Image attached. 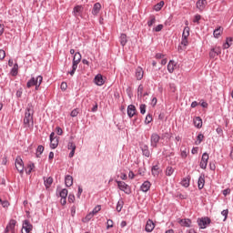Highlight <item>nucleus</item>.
I'll list each match as a JSON object with an SVG mask.
<instances>
[{
  "mask_svg": "<svg viewBox=\"0 0 233 233\" xmlns=\"http://www.w3.org/2000/svg\"><path fill=\"white\" fill-rule=\"evenodd\" d=\"M24 126L25 128H34V109H32V106L25 108Z\"/></svg>",
  "mask_w": 233,
  "mask_h": 233,
  "instance_id": "obj_1",
  "label": "nucleus"
},
{
  "mask_svg": "<svg viewBox=\"0 0 233 233\" xmlns=\"http://www.w3.org/2000/svg\"><path fill=\"white\" fill-rule=\"evenodd\" d=\"M210 223H212V220H210L208 217H205L198 219V225L199 228H202V229L207 228L208 225H210Z\"/></svg>",
  "mask_w": 233,
  "mask_h": 233,
  "instance_id": "obj_2",
  "label": "nucleus"
},
{
  "mask_svg": "<svg viewBox=\"0 0 233 233\" xmlns=\"http://www.w3.org/2000/svg\"><path fill=\"white\" fill-rule=\"evenodd\" d=\"M15 165L19 174H23L25 172V163L23 162V158H21V157H16Z\"/></svg>",
  "mask_w": 233,
  "mask_h": 233,
  "instance_id": "obj_3",
  "label": "nucleus"
},
{
  "mask_svg": "<svg viewBox=\"0 0 233 233\" xmlns=\"http://www.w3.org/2000/svg\"><path fill=\"white\" fill-rule=\"evenodd\" d=\"M159 139H161V137H159L157 133H153L151 135L150 143L153 148H157V144L159 143Z\"/></svg>",
  "mask_w": 233,
  "mask_h": 233,
  "instance_id": "obj_4",
  "label": "nucleus"
},
{
  "mask_svg": "<svg viewBox=\"0 0 233 233\" xmlns=\"http://www.w3.org/2000/svg\"><path fill=\"white\" fill-rule=\"evenodd\" d=\"M116 183L119 190H122L125 194H130V187L127 183L123 181H116Z\"/></svg>",
  "mask_w": 233,
  "mask_h": 233,
  "instance_id": "obj_5",
  "label": "nucleus"
},
{
  "mask_svg": "<svg viewBox=\"0 0 233 233\" xmlns=\"http://www.w3.org/2000/svg\"><path fill=\"white\" fill-rule=\"evenodd\" d=\"M208 164V153H203L199 167L200 168H203V170H205V168H207Z\"/></svg>",
  "mask_w": 233,
  "mask_h": 233,
  "instance_id": "obj_6",
  "label": "nucleus"
},
{
  "mask_svg": "<svg viewBox=\"0 0 233 233\" xmlns=\"http://www.w3.org/2000/svg\"><path fill=\"white\" fill-rule=\"evenodd\" d=\"M33 226L30 224L29 220H25L23 222V226H22V233H30V231L32 230Z\"/></svg>",
  "mask_w": 233,
  "mask_h": 233,
  "instance_id": "obj_7",
  "label": "nucleus"
},
{
  "mask_svg": "<svg viewBox=\"0 0 233 233\" xmlns=\"http://www.w3.org/2000/svg\"><path fill=\"white\" fill-rule=\"evenodd\" d=\"M94 82L97 86H103V85H105V79H103V76L101 74L95 76Z\"/></svg>",
  "mask_w": 233,
  "mask_h": 233,
  "instance_id": "obj_8",
  "label": "nucleus"
},
{
  "mask_svg": "<svg viewBox=\"0 0 233 233\" xmlns=\"http://www.w3.org/2000/svg\"><path fill=\"white\" fill-rule=\"evenodd\" d=\"M83 5H76L74 7L73 9V14L75 15V17H79L81 16V15L83 14Z\"/></svg>",
  "mask_w": 233,
  "mask_h": 233,
  "instance_id": "obj_9",
  "label": "nucleus"
},
{
  "mask_svg": "<svg viewBox=\"0 0 233 233\" xmlns=\"http://www.w3.org/2000/svg\"><path fill=\"white\" fill-rule=\"evenodd\" d=\"M37 83H39V76H32L31 79L27 81L26 86L27 88H32V86H35Z\"/></svg>",
  "mask_w": 233,
  "mask_h": 233,
  "instance_id": "obj_10",
  "label": "nucleus"
},
{
  "mask_svg": "<svg viewBox=\"0 0 233 233\" xmlns=\"http://www.w3.org/2000/svg\"><path fill=\"white\" fill-rule=\"evenodd\" d=\"M68 150H71L69 153V157H74V155L76 154V144L72 141H69L67 144Z\"/></svg>",
  "mask_w": 233,
  "mask_h": 233,
  "instance_id": "obj_11",
  "label": "nucleus"
},
{
  "mask_svg": "<svg viewBox=\"0 0 233 233\" xmlns=\"http://www.w3.org/2000/svg\"><path fill=\"white\" fill-rule=\"evenodd\" d=\"M150 187H152V184L150 181L146 180L141 186H140V190L142 192H148L150 190Z\"/></svg>",
  "mask_w": 233,
  "mask_h": 233,
  "instance_id": "obj_12",
  "label": "nucleus"
},
{
  "mask_svg": "<svg viewBox=\"0 0 233 233\" xmlns=\"http://www.w3.org/2000/svg\"><path fill=\"white\" fill-rule=\"evenodd\" d=\"M135 76L137 81H141L144 76L143 68H141L140 66L137 67Z\"/></svg>",
  "mask_w": 233,
  "mask_h": 233,
  "instance_id": "obj_13",
  "label": "nucleus"
},
{
  "mask_svg": "<svg viewBox=\"0 0 233 233\" xmlns=\"http://www.w3.org/2000/svg\"><path fill=\"white\" fill-rule=\"evenodd\" d=\"M177 63L174 60H170L167 64V71L169 72V74H174V70L177 66Z\"/></svg>",
  "mask_w": 233,
  "mask_h": 233,
  "instance_id": "obj_14",
  "label": "nucleus"
},
{
  "mask_svg": "<svg viewBox=\"0 0 233 233\" xmlns=\"http://www.w3.org/2000/svg\"><path fill=\"white\" fill-rule=\"evenodd\" d=\"M135 114H136V106L129 105L127 106V116H128V117H134Z\"/></svg>",
  "mask_w": 233,
  "mask_h": 233,
  "instance_id": "obj_15",
  "label": "nucleus"
},
{
  "mask_svg": "<svg viewBox=\"0 0 233 233\" xmlns=\"http://www.w3.org/2000/svg\"><path fill=\"white\" fill-rule=\"evenodd\" d=\"M156 226L154 225V221L148 219L147 224H146V232H152Z\"/></svg>",
  "mask_w": 233,
  "mask_h": 233,
  "instance_id": "obj_16",
  "label": "nucleus"
},
{
  "mask_svg": "<svg viewBox=\"0 0 233 233\" xmlns=\"http://www.w3.org/2000/svg\"><path fill=\"white\" fill-rule=\"evenodd\" d=\"M140 148L142 150L143 156H145L146 157H150V150L148 149L147 145H142Z\"/></svg>",
  "mask_w": 233,
  "mask_h": 233,
  "instance_id": "obj_17",
  "label": "nucleus"
},
{
  "mask_svg": "<svg viewBox=\"0 0 233 233\" xmlns=\"http://www.w3.org/2000/svg\"><path fill=\"white\" fill-rule=\"evenodd\" d=\"M66 187H72L74 185V177L70 175H66L65 177Z\"/></svg>",
  "mask_w": 233,
  "mask_h": 233,
  "instance_id": "obj_18",
  "label": "nucleus"
},
{
  "mask_svg": "<svg viewBox=\"0 0 233 233\" xmlns=\"http://www.w3.org/2000/svg\"><path fill=\"white\" fill-rule=\"evenodd\" d=\"M181 186L185 188H188L190 187V176H187V177H184L182 181L180 182Z\"/></svg>",
  "mask_w": 233,
  "mask_h": 233,
  "instance_id": "obj_19",
  "label": "nucleus"
},
{
  "mask_svg": "<svg viewBox=\"0 0 233 233\" xmlns=\"http://www.w3.org/2000/svg\"><path fill=\"white\" fill-rule=\"evenodd\" d=\"M100 11H101V4L96 3L92 9L93 15H97V14H99Z\"/></svg>",
  "mask_w": 233,
  "mask_h": 233,
  "instance_id": "obj_20",
  "label": "nucleus"
},
{
  "mask_svg": "<svg viewBox=\"0 0 233 233\" xmlns=\"http://www.w3.org/2000/svg\"><path fill=\"white\" fill-rule=\"evenodd\" d=\"M198 190H202V188L205 187V175H201L198 177Z\"/></svg>",
  "mask_w": 233,
  "mask_h": 233,
  "instance_id": "obj_21",
  "label": "nucleus"
},
{
  "mask_svg": "<svg viewBox=\"0 0 233 233\" xmlns=\"http://www.w3.org/2000/svg\"><path fill=\"white\" fill-rule=\"evenodd\" d=\"M193 123L197 128H201V127H203V120L199 116L195 117Z\"/></svg>",
  "mask_w": 233,
  "mask_h": 233,
  "instance_id": "obj_22",
  "label": "nucleus"
},
{
  "mask_svg": "<svg viewBox=\"0 0 233 233\" xmlns=\"http://www.w3.org/2000/svg\"><path fill=\"white\" fill-rule=\"evenodd\" d=\"M181 45L182 46H178V52L187 50V46H188V39H181Z\"/></svg>",
  "mask_w": 233,
  "mask_h": 233,
  "instance_id": "obj_23",
  "label": "nucleus"
},
{
  "mask_svg": "<svg viewBox=\"0 0 233 233\" xmlns=\"http://www.w3.org/2000/svg\"><path fill=\"white\" fill-rule=\"evenodd\" d=\"M52 183H54V178H52V177H44V185L46 188L52 187Z\"/></svg>",
  "mask_w": 233,
  "mask_h": 233,
  "instance_id": "obj_24",
  "label": "nucleus"
},
{
  "mask_svg": "<svg viewBox=\"0 0 233 233\" xmlns=\"http://www.w3.org/2000/svg\"><path fill=\"white\" fill-rule=\"evenodd\" d=\"M221 34H223V27H221V26L218 27L213 32V35H214V37H216V39H218L219 35H221Z\"/></svg>",
  "mask_w": 233,
  "mask_h": 233,
  "instance_id": "obj_25",
  "label": "nucleus"
},
{
  "mask_svg": "<svg viewBox=\"0 0 233 233\" xmlns=\"http://www.w3.org/2000/svg\"><path fill=\"white\" fill-rule=\"evenodd\" d=\"M58 145H59V137L50 140V148H52L53 150L55 148H57Z\"/></svg>",
  "mask_w": 233,
  "mask_h": 233,
  "instance_id": "obj_26",
  "label": "nucleus"
},
{
  "mask_svg": "<svg viewBox=\"0 0 233 233\" xmlns=\"http://www.w3.org/2000/svg\"><path fill=\"white\" fill-rule=\"evenodd\" d=\"M179 223L181 227H190V225H192V220H190L189 218L181 219Z\"/></svg>",
  "mask_w": 233,
  "mask_h": 233,
  "instance_id": "obj_27",
  "label": "nucleus"
},
{
  "mask_svg": "<svg viewBox=\"0 0 233 233\" xmlns=\"http://www.w3.org/2000/svg\"><path fill=\"white\" fill-rule=\"evenodd\" d=\"M19 70V65H17V63H15L13 66V68L11 69V76H13L14 77H15V76H17Z\"/></svg>",
  "mask_w": 233,
  "mask_h": 233,
  "instance_id": "obj_28",
  "label": "nucleus"
},
{
  "mask_svg": "<svg viewBox=\"0 0 233 233\" xmlns=\"http://www.w3.org/2000/svg\"><path fill=\"white\" fill-rule=\"evenodd\" d=\"M81 59H82L81 53H79V52L75 53L74 57H73V63L79 64V63H81Z\"/></svg>",
  "mask_w": 233,
  "mask_h": 233,
  "instance_id": "obj_29",
  "label": "nucleus"
},
{
  "mask_svg": "<svg viewBox=\"0 0 233 233\" xmlns=\"http://www.w3.org/2000/svg\"><path fill=\"white\" fill-rule=\"evenodd\" d=\"M232 37H228L226 39V43L223 45V48L227 50L228 48H230L232 46Z\"/></svg>",
  "mask_w": 233,
  "mask_h": 233,
  "instance_id": "obj_30",
  "label": "nucleus"
},
{
  "mask_svg": "<svg viewBox=\"0 0 233 233\" xmlns=\"http://www.w3.org/2000/svg\"><path fill=\"white\" fill-rule=\"evenodd\" d=\"M119 41H120V45L122 46H125V45H127V43H128V40L127 39V35L121 34V35L119 37Z\"/></svg>",
  "mask_w": 233,
  "mask_h": 233,
  "instance_id": "obj_31",
  "label": "nucleus"
},
{
  "mask_svg": "<svg viewBox=\"0 0 233 233\" xmlns=\"http://www.w3.org/2000/svg\"><path fill=\"white\" fill-rule=\"evenodd\" d=\"M151 172H152V175L155 177L159 176V166H157V165L153 166L151 168Z\"/></svg>",
  "mask_w": 233,
  "mask_h": 233,
  "instance_id": "obj_32",
  "label": "nucleus"
},
{
  "mask_svg": "<svg viewBox=\"0 0 233 233\" xmlns=\"http://www.w3.org/2000/svg\"><path fill=\"white\" fill-rule=\"evenodd\" d=\"M43 152H45V147L43 146H38L36 148V157H41V154H43Z\"/></svg>",
  "mask_w": 233,
  "mask_h": 233,
  "instance_id": "obj_33",
  "label": "nucleus"
},
{
  "mask_svg": "<svg viewBox=\"0 0 233 233\" xmlns=\"http://www.w3.org/2000/svg\"><path fill=\"white\" fill-rule=\"evenodd\" d=\"M123 205H125V202L122 199L118 200V202L116 204V211L117 212H121V210H123Z\"/></svg>",
  "mask_w": 233,
  "mask_h": 233,
  "instance_id": "obj_34",
  "label": "nucleus"
},
{
  "mask_svg": "<svg viewBox=\"0 0 233 233\" xmlns=\"http://www.w3.org/2000/svg\"><path fill=\"white\" fill-rule=\"evenodd\" d=\"M78 65H79L78 63L73 62L72 70L68 73V74H70V76H74L76 74Z\"/></svg>",
  "mask_w": 233,
  "mask_h": 233,
  "instance_id": "obj_35",
  "label": "nucleus"
},
{
  "mask_svg": "<svg viewBox=\"0 0 233 233\" xmlns=\"http://www.w3.org/2000/svg\"><path fill=\"white\" fill-rule=\"evenodd\" d=\"M34 168H35V165H34V163L29 164L27 169H25V174H32V170H34Z\"/></svg>",
  "mask_w": 233,
  "mask_h": 233,
  "instance_id": "obj_36",
  "label": "nucleus"
},
{
  "mask_svg": "<svg viewBox=\"0 0 233 233\" xmlns=\"http://www.w3.org/2000/svg\"><path fill=\"white\" fill-rule=\"evenodd\" d=\"M163 6H165V2L164 1H160L158 4H157L155 5L156 12H159V10H161L163 8Z\"/></svg>",
  "mask_w": 233,
  "mask_h": 233,
  "instance_id": "obj_37",
  "label": "nucleus"
},
{
  "mask_svg": "<svg viewBox=\"0 0 233 233\" xmlns=\"http://www.w3.org/2000/svg\"><path fill=\"white\" fill-rule=\"evenodd\" d=\"M59 196H60V198H67V196H68V189H66V188H64V189H62L60 192H59Z\"/></svg>",
  "mask_w": 233,
  "mask_h": 233,
  "instance_id": "obj_38",
  "label": "nucleus"
},
{
  "mask_svg": "<svg viewBox=\"0 0 233 233\" xmlns=\"http://www.w3.org/2000/svg\"><path fill=\"white\" fill-rule=\"evenodd\" d=\"M154 25H156V16L152 15V16H150V18L147 22V25L152 26Z\"/></svg>",
  "mask_w": 233,
  "mask_h": 233,
  "instance_id": "obj_39",
  "label": "nucleus"
},
{
  "mask_svg": "<svg viewBox=\"0 0 233 233\" xmlns=\"http://www.w3.org/2000/svg\"><path fill=\"white\" fill-rule=\"evenodd\" d=\"M140 114L145 115L147 114V105L141 104L139 106Z\"/></svg>",
  "mask_w": 233,
  "mask_h": 233,
  "instance_id": "obj_40",
  "label": "nucleus"
},
{
  "mask_svg": "<svg viewBox=\"0 0 233 233\" xmlns=\"http://www.w3.org/2000/svg\"><path fill=\"white\" fill-rule=\"evenodd\" d=\"M205 138V136L201 133H199L197 137V145H201V142L203 141V139Z\"/></svg>",
  "mask_w": 233,
  "mask_h": 233,
  "instance_id": "obj_41",
  "label": "nucleus"
},
{
  "mask_svg": "<svg viewBox=\"0 0 233 233\" xmlns=\"http://www.w3.org/2000/svg\"><path fill=\"white\" fill-rule=\"evenodd\" d=\"M205 3H207V0H198L197 2V8H203L205 6Z\"/></svg>",
  "mask_w": 233,
  "mask_h": 233,
  "instance_id": "obj_42",
  "label": "nucleus"
},
{
  "mask_svg": "<svg viewBox=\"0 0 233 233\" xmlns=\"http://www.w3.org/2000/svg\"><path fill=\"white\" fill-rule=\"evenodd\" d=\"M38 83L36 85H35V90H39V87L41 86V83H43V76H38Z\"/></svg>",
  "mask_w": 233,
  "mask_h": 233,
  "instance_id": "obj_43",
  "label": "nucleus"
},
{
  "mask_svg": "<svg viewBox=\"0 0 233 233\" xmlns=\"http://www.w3.org/2000/svg\"><path fill=\"white\" fill-rule=\"evenodd\" d=\"M7 227H9V229L14 232L15 228V219L10 220V223Z\"/></svg>",
  "mask_w": 233,
  "mask_h": 233,
  "instance_id": "obj_44",
  "label": "nucleus"
},
{
  "mask_svg": "<svg viewBox=\"0 0 233 233\" xmlns=\"http://www.w3.org/2000/svg\"><path fill=\"white\" fill-rule=\"evenodd\" d=\"M174 174V168L172 167H167L166 170V176H172Z\"/></svg>",
  "mask_w": 233,
  "mask_h": 233,
  "instance_id": "obj_45",
  "label": "nucleus"
},
{
  "mask_svg": "<svg viewBox=\"0 0 233 233\" xmlns=\"http://www.w3.org/2000/svg\"><path fill=\"white\" fill-rule=\"evenodd\" d=\"M152 120H153L152 115L147 114L145 119V124L149 125V123H152Z\"/></svg>",
  "mask_w": 233,
  "mask_h": 233,
  "instance_id": "obj_46",
  "label": "nucleus"
},
{
  "mask_svg": "<svg viewBox=\"0 0 233 233\" xmlns=\"http://www.w3.org/2000/svg\"><path fill=\"white\" fill-rule=\"evenodd\" d=\"M92 218H94V215L90 212L84 218V223H88V221H90V219H92Z\"/></svg>",
  "mask_w": 233,
  "mask_h": 233,
  "instance_id": "obj_47",
  "label": "nucleus"
},
{
  "mask_svg": "<svg viewBox=\"0 0 233 233\" xmlns=\"http://www.w3.org/2000/svg\"><path fill=\"white\" fill-rule=\"evenodd\" d=\"M100 210H101V206L98 205V206L94 208V209L92 210L91 214H93V216H96V214H97V212H99Z\"/></svg>",
  "mask_w": 233,
  "mask_h": 233,
  "instance_id": "obj_48",
  "label": "nucleus"
},
{
  "mask_svg": "<svg viewBox=\"0 0 233 233\" xmlns=\"http://www.w3.org/2000/svg\"><path fill=\"white\" fill-rule=\"evenodd\" d=\"M218 55L216 54V52L211 48V50L209 51V57L210 59H216V57H218Z\"/></svg>",
  "mask_w": 233,
  "mask_h": 233,
  "instance_id": "obj_49",
  "label": "nucleus"
},
{
  "mask_svg": "<svg viewBox=\"0 0 233 233\" xmlns=\"http://www.w3.org/2000/svg\"><path fill=\"white\" fill-rule=\"evenodd\" d=\"M114 227V220L113 219H107L106 222V228H112Z\"/></svg>",
  "mask_w": 233,
  "mask_h": 233,
  "instance_id": "obj_50",
  "label": "nucleus"
},
{
  "mask_svg": "<svg viewBox=\"0 0 233 233\" xmlns=\"http://www.w3.org/2000/svg\"><path fill=\"white\" fill-rule=\"evenodd\" d=\"M0 205H2L4 208H8V207H10V202H8L7 200H2Z\"/></svg>",
  "mask_w": 233,
  "mask_h": 233,
  "instance_id": "obj_51",
  "label": "nucleus"
},
{
  "mask_svg": "<svg viewBox=\"0 0 233 233\" xmlns=\"http://www.w3.org/2000/svg\"><path fill=\"white\" fill-rule=\"evenodd\" d=\"M78 114H79V111L77 109H73L71 111L70 116H71V117H77Z\"/></svg>",
  "mask_w": 233,
  "mask_h": 233,
  "instance_id": "obj_52",
  "label": "nucleus"
},
{
  "mask_svg": "<svg viewBox=\"0 0 233 233\" xmlns=\"http://www.w3.org/2000/svg\"><path fill=\"white\" fill-rule=\"evenodd\" d=\"M143 85L140 84L137 88V96H143Z\"/></svg>",
  "mask_w": 233,
  "mask_h": 233,
  "instance_id": "obj_53",
  "label": "nucleus"
},
{
  "mask_svg": "<svg viewBox=\"0 0 233 233\" xmlns=\"http://www.w3.org/2000/svg\"><path fill=\"white\" fill-rule=\"evenodd\" d=\"M161 30H163V25L160 24L153 29V32H161Z\"/></svg>",
  "mask_w": 233,
  "mask_h": 233,
  "instance_id": "obj_54",
  "label": "nucleus"
},
{
  "mask_svg": "<svg viewBox=\"0 0 233 233\" xmlns=\"http://www.w3.org/2000/svg\"><path fill=\"white\" fill-rule=\"evenodd\" d=\"M68 201L69 203H74V201H76V196H74V194H69Z\"/></svg>",
  "mask_w": 233,
  "mask_h": 233,
  "instance_id": "obj_55",
  "label": "nucleus"
},
{
  "mask_svg": "<svg viewBox=\"0 0 233 233\" xmlns=\"http://www.w3.org/2000/svg\"><path fill=\"white\" fill-rule=\"evenodd\" d=\"M221 215L224 216V221H225L228 216V209L222 210Z\"/></svg>",
  "mask_w": 233,
  "mask_h": 233,
  "instance_id": "obj_56",
  "label": "nucleus"
},
{
  "mask_svg": "<svg viewBox=\"0 0 233 233\" xmlns=\"http://www.w3.org/2000/svg\"><path fill=\"white\" fill-rule=\"evenodd\" d=\"M60 88L63 91L66 90V88H68V85L66 84V82H62L61 86H60Z\"/></svg>",
  "mask_w": 233,
  "mask_h": 233,
  "instance_id": "obj_57",
  "label": "nucleus"
},
{
  "mask_svg": "<svg viewBox=\"0 0 233 233\" xmlns=\"http://www.w3.org/2000/svg\"><path fill=\"white\" fill-rule=\"evenodd\" d=\"M5 57H6V53L5 52V50L0 49V59L3 61Z\"/></svg>",
  "mask_w": 233,
  "mask_h": 233,
  "instance_id": "obj_58",
  "label": "nucleus"
},
{
  "mask_svg": "<svg viewBox=\"0 0 233 233\" xmlns=\"http://www.w3.org/2000/svg\"><path fill=\"white\" fill-rule=\"evenodd\" d=\"M201 20V15H196L193 20V23H199Z\"/></svg>",
  "mask_w": 233,
  "mask_h": 233,
  "instance_id": "obj_59",
  "label": "nucleus"
},
{
  "mask_svg": "<svg viewBox=\"0 0 233 233\" xmlns=\"http://www.w3.org/2000/svg\"><path fill=\"white\" fill-rule=\"evenodd\" d=\"M83 194V187L81 186H78V192L76 194V198H81V195Z\"/></svg>",
  "mask_w": 233,
  "mask_h": 233,
  "instance_id": "obj_60",
  "label": "nucleus"
},
{
  "mask_svg": "<svg viewBox=\"0 0 233 233\" xmlns=\"http://www.w3.org/2000/svg\"><path fill=\"white\" fill-rule=\"evenodd\" d=\"M212 49L216 52V54L218 56H219V54H221V47L216 46V47H213Z\"/></svg>",
  "mask_w": 233,
  "mask_h": 233,
  "instance_id": "obj_61",
  "label": "nucleus"
},
{
  "mask_svg": "<svg viewBox=\"0 0 233 233\" xmlns=\"http://www.w3.org/2000/svg\"><path fill=\"white\" fill-rule=\"evenodd\" d=\"M183 34H186L187 35H190V27L186 26L183 30Z\"/></svg>",
  "mask_w": 233,
  "mask_h": 233,
  "instance_id": "obj_62",
  "label": "nucleus"
},
{
  "mask_svg": "<svg viewBox=\"0 0 233 233\" xmlns=\"http://www.w3.org/2000/svg\"><path fill=\"white\" fill-rule=\"evenodd\" d=\"M57 136H63V129L59 127H56Z\"/></svg>",
  "mask_w": 233,
  "mask_h": 233,
  "instance_id": "obj_63",
  "label": "nucleus"
},
{
  "mask_svg": "<svg viewBox=\"0 0 233 233\" xmlns=\"http://www.w3.org/2000/svg\"><path fill=\"white\" fill-rule=\"evenodd\" d=\"M223 196H228L230 194V188L224 189L222 191Z\"/></svg>",
  "mask_w": 233,
  "mask_h": 233,
  "instance_id": "obj_64",
  "label": "nucleus"
}]
</instances>
